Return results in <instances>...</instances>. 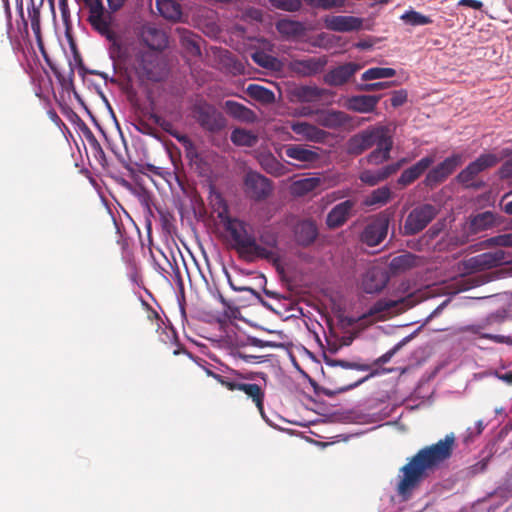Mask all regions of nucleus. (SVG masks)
Segmentation results:
<instances>
[{"instance_id":"864d4df0","label":"nucleus","mask_w":512,"mask_h":512,"mask_svg":"<svg viewBox=\"0 0 512 512\" xmlns=\"http://www.w3.org/2000/svg\"><path fill=\"white\" fill-rule=\"evenodd\" d=\"M319 184L320 180L318 178H306L296 182V185L305 192L314 190Z\"/></svg>"},{"instance_id":"ea45409f","label":"nucleus","mask_w":512,"mask_h":512,"mask_svg":"<svg viewBox=\"0 0 512 512\" xmlns=\"http://www.w3.org/2000/svg\"><path fill=\"white\" fill-rule=\"evenodd\" d=\"M416 264V256L412 253H405L392 258L389 267L394 273L406 271Z\"/></svg>"},{"instance_id":"a18cd8bd","label":"nucleus","mask_w":512,"mask_h":512,"mask_svg":"<svg viewBox=\"0 0 512 512\" xmlns=\"http://www.w3.org/2000/svg\"><path fill=\"white\" fill-rule=\"evenodd\" d=\"M270 5L286 12H298L302 8V0H269Z\"/></svg>"},{"instance_id":"5701e85b","label":"nucleus","mask_w":512,"mask_h":512,"mask_svg":"<svg viewBox=\"0 0 512 512\" xmlns=\"http://www.w3.org/2000/svg\"><path fill=\"white\" fill-rule=\"evenodd\" d=\"M290 128L301 140L324 143L328 137L326 131L304 121H293L290 123Z\"/></svg>"},{"instance_id":"603ef678","label":"nucleus","mask_w":512,"mask_h":512,"mask_svg":"<svg viewBox=\"0 0 512 512\" xmlns=\"http://www.w3.org/2000/svg\"><path fill=\"white\" fill-rule=\"evenodd\" d=\"M407 97H408L407 91L404 89L394 91L392 93V97H391V105L394 108L400 107L406 103Z\"/></svg>"},{"instance_id":"e2e57ef3","label":"nucleus","mask_w":512,"mask_h":512,"mask_svg":"<svg viewBox=\"0 0 512 512\" xmlns=\"http://www.w3.org/2000/svg\"><path fill=\"white\" fill-rule=\"evenodd\" d=\"M136 129L142 134L153 135V128L144 120H140L136 125Z\"/></svg>"},{"instance_id":"4468645a","label":"nucleus","mask_w":512,"mask_h":512,"mask_svg":"<svg viewBox=\"0 0 512 512\" xmlns=\"http://www.w3.org/2000/svg\"><path fill=\"white\" fill-rule=\"evenodd\" d=\"M461 164V154H453L445 158L442 162L429 170L425 177L424 184L433 188L443 183Z\"/></svg>"},{"instance_id":"4be33fe9","label":"nucleus","mask_w":512,"mask_h":512,"mask_svg":"<svg viewBox=\"0 0 512 512\" xmlns=\"http://www.w3.org/2000/svg\"><path fill=\"white\" fill-rule=\"evenodd\" d=\"M415 303L416 301L414 300V296L412 294L398 300L381 299L369 308L368 312L363 315V318L377 316L394 308H397L399 311H404L413 307Z\"/></svg>"},{"instance_id":"774afa93","label":"nucleus","mask_w":512,"mask_h":512,"mask_svg":"<svg viewBox=\"0 0 512 512\" xmlns=\"http://www.w3.org/2000/svg\"><path fill=\"white\" fill-rule=\"evenodd\" d=\"M253 59L259 65H261L263 67H268V57L267 56H265L263 54L256 53V54H254Z\"/></svg>"},{"instance_id":"412c9836","label":"nucleus","mask_w":512,"mask_h":512,"mask_svg":"<svg viewBox=\"0 0 512 512\" xmlns=\"http://www.w3.org/2000/svg\"><path fill=\"white\" fill-rule=\"evenodd\" d=\"M355 206L356 200L354 199H347L335 205L327 214V226L331 229H336L343 226L352 216Z\"/></svg>"},{"instance_id":"2eb2a0df","label":"nucleus","mask_w":512,"mask_h":512,"mask_svg":"<svg viewBox=\"0 0 512 512\" xmlns=\"http://www.w3.org/2000/svg\"><path fill=\"white\" fill-rule=\"evenodd\" d=\"M362 66L355 62H347L331 68L324 76L325 84L341 87L349 83Z\"/></svg>"},{"instance_id":"4c0bfd02","label":"nucleus","mask_w":512,"mask_h":512,"mask_svg":"<svg viewBox=\"0 0 512 512\" xmlns=\"http://www.w3.org/2000/svg\"><path fill=\"white\" fill-rule=\"evenodd\" d=\"M496 216L491 211H485L474 216L471 220V229L473 232L487 230L495 225Z\"/></svg>"},{"instance_id":"338daca9","label":"nucleus","mask_w":512,"mask_h":512,"mask_svg":"<svg viewBox=\"0 0 512 512\" xmlns=\"http://www.w3.org/2000/svg\"><path fill=\"white\" fill-rule=\"evenodd\" d=\"M59 8H60V11H61V16H62L63 21L67 22V20H68V18L70 16V11H69L68 3L59 2Z\"/></svg>"},{"instance_id":"f704fd0d","label":"nucleus","mask_w":512,"mask_h":512,"mask_svg":"<svg viewBox=\"0 0 512 512\" xmlns=\"http://www.w3.org/2000/svg\"><path fill=\"white\" fill-rule=\"evenodd\" d=\"M277 31L286 37H301L306 33V27L302 22L290 19H281L276 23Z\"/></svg>"},{"instance_id":"49530a36","label":"nucleus","mask_w":512,"mask_h":512,"mask_svg":"<svg viewBox=\"0 0 512 512\" xmlns=\"http://www.w3.org/2000/svg\"><path fill=\"white\" fill-rule=\"evenodd\" d=\"M401 19H403L407 24H410L412 26L427 25L432 22V20L429 17L414 10L408 11L405 14H403L401 16Z\"/></svg>"},{"instance_id":"473e14b6","label":"nucleus","mask_w":512,"mask_h":512,"mask_svg":"<svg viewBox=\"0 0 512 512\" xmlns=\"http://www.w3.org/2000/svg\"><path fill=\"white\" fill-rule=\"evenodd\" d=\"M155 6L166 20L178 22L182 18V7L176 0H156Z\"/></svg>"},{"instance_id":"680f3d73","label":"nucleus","mask_w":512,"mask_h":512,"mask_svg":"<svg viewBox=\"0 0 512 512\" xmlns=\"http://www.w3.org/2000/svg\"><path fill=\"white\" fill-rule=\"evenodd\" d=\"M458 4L475 10H480L483 7V3L479 0H460Z\"/></svg>"},{"instance_id":"a878e982","label":"nucleus","mask_w":512,"mask_h":512,"mask_svg":"<svg viewBox=\"0 0 512 512\" xmlns=\"http://www.w3.org/2000/svg\"><path fill=\"white\" fill-rule=\"evenodd\" d=\"M381 98L382 95H354L347 98L345 107L357 113H373Z\"/></svg>"},{"instance_id":"20e7f679","label":"nucleus","mask_w":512,"mask_h":512,"mask_svg":"<svg viewBox=\"0 0 512 512\" xmlns=\"http://www.w3.org/2000/svg\"><path fill=\"white\" fill-rule=\"evenodd\" d=\"M508 253L503 250L485 252L471 257L463 262V268L467 274L461 280V290H468L479 286L482 281L475 272L488 270L510 262Z\"/></svg>"},{"instance_id":"9b49d317","label":"nucleus","mask_w":512,"mask_h":512,"mask_svg":"<svg viewBox=\"0 0 512 512\" xmlns=\"http://www.w3.org/2000/svg\"><path fill=\"white\" fill-rule=\"evenodd\" d=\"M285 155L293 160L291 164L300 169H307L320 161V148L304 144L284 145Z\"/></svg>"},{"instance_id":"0eeeda50","label":"nucleus","mask_w":512,"mask_h":512,"mask_svg":"<svg viewBox=\"0 0 512 512\" xmlns=\"http://www.w3.org/2000/svg\"><path fill=\"white\" fill-rule=\"evenodd\" d=\"M389 132L387 126L369 127L349 138L346 143V152L353 156L361 155L380 142Z\"/></svg>"},{"instance_id":"b1692460","label":"nucleus","mask_w":512,"mask_h":512,"mask_svg":"<svg viewBox=\"0 0 512 512\" xmlns=\"http://www.w3.org/2000/svg\"><path fill=\"white\" fill-rule=\"evenodd\" d=\"M434 161L435 159L432 156L423 157L401 173L397 179V184L402 188L411 185L430 168Z\"/></svg>"},{"instance_id":"39448f33","label":"nucleus","mask_w":512,"mask_h":512,"mask_svg":"<svg viewBox=\"0 0 512 512\" xmlns=\"http://www.w3.org/2000/svg\"><path fill=\"white\" fill-rule=\"evenodd\" d=\"M87 22L91 28L110 42L116 40L115 10L105 6L103 0H83Z\"/></svg>"},{"instance_id":"8fccbe9b","label":"nucleus","mask_w":512,"mask_h":512,"mask_svg":"<svg viewBox=\"0 0 512 512\" xmlns=\"http://www.w3.org/2000/svg\"><path fill=\"white\" fill-rule=\"evenodd\" d=\"M155 209L159 215L162 228L169 232L175 220L173 214L168 209L162 207H155Z\"/></svg>"},{"instance_id":"6e6d98bb","label":"nucleus","mask_w":512,"mask_h":512,"mask_svg":"<svg viewBox=\"0 0 512 512\" xmlns=\"http://www.w3.org/2000/svg\"><path fill=\"white\" fill-rule=\"evenodd\" d=\"M303 96L306 97L308 100L320 98L324 95V90L318 87H303L302 89Z\"/></svg>"},{"instance_id":"c03bdc74","label":"nucleus","mask_w":512,"mask_h":512,"mask_svg":"<svg viewBox=\"0 0 512 512\" xmlns=\"http://www.w3.org/2000/svg\"><path fill=\"white\" fill-rule=\"evenodd\" d=\"M485 248L491 247H512V233L499 234L485 239L482 242Z\"/></svg>"},{"instance_id":"9d476101","label":"nucleus","mask_w":512,"mask_h":512,"mask_svg":"<svg viewBox=\"0 0 512 512\" xmlns=\"http://www.w3.org/2000/svg\"><path fill=\"white\" fill-rule=\"evenodd\" d=\"M438 211L432 204H421L413 208L404 223V235H415L424 230L436 217Z\"/></svg>"},{"instance_id":"1a4fd4ad","label":"nucleus","mask_w":512,"mask_h":512,"mask_svg":"<svg viewBox=\"0 0 512 512\" xmlns=\"http://www.w3.org/2000/svg\"><path fill=\"white\" fill-rule=\"evenodd\" d=\"M193 117L206 131L216 133L226 127V119L213 105L199 102L193 107Z\"/></svg>"},{"instance_id":"423d86ee","label":"nucleus","mask_w":512,"mask_h":512,"mask_svg":"<svg viewBox=\"0 0 512 512\" xmlns=\"http://www.w3.org/2000/svg\"><path fill=\"white\" fill-rule=\"evenodd\" d=\"M252 373L243 374L237 370H231V380L224 381V387L229 391H241L252 400L258 411L264 413L265 392L261 386L255 383H246L245 380H252Z\"/></svg>"},{"instance_id":"3c124183","label":"nucleus","mask_w":512,"mask_h":512,"mask_svg":"<svg viewBox=\"0 0 512 512\" xmlns=\"http://www.w3.org/2000/svg\"><path fill=\"white\" fill-rule=\"evenodd\" d=\"M379 373H380V371L378 369H374V370H372L370 372V374H368L367 376H365V377H363V378H361V379H359L357 381L349 382V383H343V384L337 386L335 392L343 393V392H346L348 390H351V389L357 387L358 385L362 384L363 382H365L369 378L378 375Z\"/></svg>"},{"instance_id":"4d7b16f0","label":"nucleus","mask_w":512,"mask_h":512,"mask_svg":"<svg viewBox=\"0 0 512 512\" xmlns=\"http://www.w3.org/2000/svg\"><path fill=\"white\" fill-rule=\"evenodd\" d=\"M490 458H491V456L488 455V456L484 457L483 459H481L480 461H478L477 463H475L474 465L470 466V468H469L470 473L475 475V474L484 472L487 469Z\"/></svg>"},{"instance_id":"7ed1b4c3","label":"nucleus","mask_w":512,"mask_h":512,"mask_svg":"<svg viewBox=\"0 0 512 512\" xmlns=\"http://www.w3.org/2000/svg\"><path fill=\"white\" fill-rule=\"evenodd\" d=\"M131 69L140 82H161L167 74V64L164 57L157 52L138 49L131 60Z\"/></svg>"},{"instance_id":"72a5a7b5","label":"nucleus","mask_w":512,"mask_h":512,"mask_svg":"<svg viewBox=\"0 0 512 512\" xmlns=\"http://www.w3.org/2000/svg\"><path fill=\"white\" fill-rule=\"evenodd\" d=\"M180 44L186 54L192 57L201 55L200 41L201 38L187 29H178Z\"/></svg>"},{"instance_id":"bf43d9fd","label":"nucleus","mask_w":512,"mask_h":512,"mask_svg":"<svg viewBox=\"0 0 512 512\" xmlns=\"http://www.w3.org/2000/svg\"><path fill=\"white\" fill-rule=\"evenodd\" d=\"M206 373H207L208 376H210L213 379H215L223 387H224V381H230L231 380V372L228 375H221V374L215 373V372L207 369Z\"/></svg>"},{"instance_id":"09e8293b","label":"nucleus","mask_w":512,"mask_h":512,"mask_svg":"<svg viewBox=\"0 0 512 512\" xmlns=\"http://www.w3.org/2000/svg\"><path fill=\"white\" fill-rule=\"evenodd\" d=\"M396 84L395 81H383V82H375V83H367V84H357L356 89L362 92H373L382 89H386L392 87Z\"/></svg>"},{"instance_id":"6ab92c4d","label":"nucleus","mask_w":512,"mask_h":512,"mask_svg":"<svg viewBox=\"0 0 512 512\" xmlns=\"http://www.w3.org/2000/svg\"><path fill=\"white\" fill-rule=\"evenodd\" d=\"M140 40L153 52H161L168 46V37L160 28L153 25H144L140 31Z\"/></svg>"},{"instance_id":"cd10ccee","label":"nucleus","mask_w":512,"mask_h":512,"mask_svg":"<svg viewBox=\"0 0 512 512\" xmlns=\"http://www.w3.org/2000/svg\"><path fill=\"white\" fill-rule=\"evenodd\" d=\"M352 117L339 110L322 111L317 115V123L325 128L337 129L350 123Z\"/></svg>"},{"instance_id":"f257e3e1","label":"nucleus","mask_w":512,"mask_h":512,"mask_svg":"<svg viewBox=\"0 0 512 512\" xmlns=\"http://www.w3.org/2000/svg\"><path fill=\"white\" fill-rule=\"evenodd\" d=\"M218 216L233 241V248L242 259L247 262L266 260L277 268L280 266L282 257L276 232L264 230L257 239L246 222L229 216L226 211Z\"/></svg>"},{"instance_id":"c9c22d12","label":"nucleus","mask_w":512,"mask_h":512,"mask_svg":"<svg viewBox=\"0 0 512 512\" xmlns=\"http://www.w3.org/2000/svg\"><path fill=\"white\" fill-rule=\"evenodd\" d=\"M261 167L269 174L280 177L287 173V168L273 154H261L259 157Z\"/></svg>"},{"instance_id":"f03ea898","label":"nucleus","mask_w":512,"mask_h":512,"mask_svg":"<svg viewBox=\"0 0 512 512\" xmlns=\"http://www.w3.org/2000/svg\"><path fill=\"white\" fill-rule=\"evenodd\" d=\"M456 437L454 433L447 434L437 443L420 449L400 469L396 491L403 499H408L412 492L442 463L448 460L455 449Z\"/></svg>"},{"instance_id":"a19ab883","label":"nucleus","mask_w":512,"mask_h":512,"mask_svg":"<svg viewBox=\"0 0 512 512\" xmlns=\"http://www.w3.org/2000/svg\"><path fill=\"white\" fill-rule=\"evenodd\" d=\"M28 16L31 21V28L36 37L37 43L41 49H43L42 38H41V26H40V8L31 0V7L28 8Z\"/></svg>"},{"instance_id":"0e129e2a","label":"nucleus","mask_w":512,"mask_h":512,"mask_svg":"<svg viewBox=\"0 0 512 512\" xmlns=\"http://www.w3.org/2000/svg\"><path fill=\"white\" fill-rule=\"evenodd\" d=\"M496 377L505 384L512 386V370L504 373L496 372Z\"/></svg>"},{"instance_id":"6e6552de","label":"nucleus","mask_w":512,"mask_h":512,"mask_svg":"<svg viewBox=\"0 0 512 512\" xmlns=\"http://www.w3.org/2000/svg\"><path fill=\"white\" fill-rule=\"evenodd\" d=\"M499 161L500 158L493 153L481 154L456 176V180L466 188H479L481 185L475 182L476 177L486 169L494 167Z\"/></svg>"},{"instance_id":"e433bc0d","label":"nucleus","mask_w":512,"mask_h":512,"mask_svg":"<svg viewBox=\"0 0 512 512\" xmlns=\"http://www.w3.org/2000/svg\"><path fill=\"white\" fill-rule=\"evenodd\" d=\"M231 142L236 146L253 147L258 142V136L250 130L235 128L231 132Z\"/></svg>"},{"instance_id":"79ce46f5","label":"nucleus","mask_w":512,"mask_h":512,"mask_svg":"<svg viewBox=\"0 0 512 512\" xmlns=\"http://www.w3.org/2000/svg\"><path fill=\"white\" fill-rule=\"evenodd\" d=\"M396 75V70L393 68L372 67L367 69L362 75L363 81H370L375 79L391 78Z\"/></svg>"},{"instance_id":"052dcab7","label":"nucleus","mask_w":512,"mask_h":512,"mask_svg":"<svg viewBox=\"0 0 512 512\" xmlns=\"http://www.w3.org/2000/svg\"><path fill=\"white\" fill-rule=\"evenodd\" d=\"M107 6L110 7V9L115 10L116 12H119L122 10L128 0H106Z\"/></svg>"},{"instance_id":"2f4dec72","label":"nucleus","mask_w":512,"mask_h":512,"mask_svg":"<svg viewBox=\"0 0 512 512\" xmlns=\"http://www.w3.org/2000/svg\"><path fill=\"white\" fill-rule=\"evenodd\" d=\"M392 197L393 192L390 187L382 186L372 190L367 196H365L362 203L368 208H379L389 203Z\"/></svg>"},{"instance_id":"f8f14e48","label":"nucleus","mask_w":512,"mask_h":512,"mask_svg":"<svg viewBox=\"0 0 512 512\" xmlns=\"http://www.w3.org/2000/svg\"><path fill=\"white\" fill-rule=\"evenodd\" d=\"M392 213L387 210L379 213L361 233V241L368 246L379 245L387 236Z\"/></svg>"},{"instance_id":"c756f323","label":"nucleus","mask_w":512,"mask_h":512,"mask_svg":"<svg viewBox=\"0 0 512 512\" xmlns=\"http://www.w3.org/2000/svg\"><path fill=\"white\" fill-rule=\"evenodd\" d=\"M224 109L226 113L234 118L237 121L251 124L256 122L257 115L256 113L251 110L250 108L246 107L245 105L234 101V100H227L224 103Z\"/></svg>"},{"instance_id":"c85d7f7f","label":"nucleus","mask_w":512,"mask_h":512,"mask_svg":"<svg viewBox=\"0 0 512 512\" xmlns=\"http://www.w3.org/2000/svg\"><path fill=\"white\" fill-rule=\"evenodd\" d=\"M376 145V149L366 156V161L370 165H381L391 158L393 139L390 132Z\"/></svg>"},{"instance_id":"ddd939ff","label":"nucleus","mask_w":512,"mask_h":512,"mask_svg":"<svg viewBox=\"0 0 512 512\" xmlns=\"http://www.w3.org/2000/svg\"><path fill=\"white\" fill-rule=\"evenodd\" d=\"M413 335L405 337L401 342H399L397 345H395L392 349L387 351L385 354L377 358L372 364L367 363H359V362H350L346 360H339V359H333L330 357L325 356L324 361L325 364L329 367L335 368V367H341L343 369H354L359 371H369L372 369V367L376 366L379 367L391 360L393 355L404 345L406 344L410 339H412Z\"/></svg>"},{"instance_id":"bb28decb","label":"nucleus","mask_w":512,"mask_h":512,"mask_svg":"<svg viewBox=\"0 0 512 512\" xmlns=\"http://www.w3.org/2000/svg\"><path fill=\"white\" fill-rule=\"evenodd\" d=\"M324 25L328 30L336 32H350L361 28V19L354 16L328 15L324 18Z\"/></svg>"},{"instance_id":"aec40b11","label":"nucleus","mask_w":512,"mask_h":512,"mask_svg":"<svg viewBox=\"0 0 512 512\" xmlns=\"http://www.w3.org/2000/svg\"><path fill=\"white\" fill-rule=\"evenodd\" d=\"M389 281L386 269L378 266L369 268L362 278V289L364 292L373 294L382 291Z\"/></svg>"},{"instance_id":"7c9ffc66","label":"nucleus","mask_w":512,"mask_h":512,"mask_svg":"<svg viewBox=\"0 0 512 512\" xmlns=\"http://www.w3.org/2000/svg\"><path fill=\"white\" fill-rule=\"evenodd\" d=\"M488 323H489V319H486L484 322L462 327L461 331L462 332H470L472 334L478 335L480 338L488 339L495 343L507 344V345L512 346V337L511 336H504V335H497V334H490V333L483 332V330H485V328L487 327Z\"/></svg>"},{"instance_id":"37998d69","label":"nucleus","mask_w":512,"mask_h":512,"mask_svg":"<svg viewBox=\"0 0 512 512\" xmlns=\"http://www.w3.org/2000/svg\"><path fill=\"white\" fill-rule=\"evenodd\" d=\"M312 9L331 10L334 8H343L346 0H302Z\"/></svg>"},{"instance_id":"5fc2aeb1","label":"nucleus","mask_w":512,"mask_h":512,"mask_svg":"<svg viewBox=\"0 0 512 512\" xmlns=\"http://www.w3.org/2000/svg\"><path fill=\"white\" fill-rule=\"evenodd\" d=\"M485 428V424L482 420H478L475 423L474 428H468L467 429V435L465 437V442L472 441L475 437L479 436Z\"/></svg>"},{"instance_id":"69168bd1","label":"nucleus","mask_w":512,"mask_h":512,"mask_svg":"<svg viewBox=\"0 0 512 512\" xmlns=\"http://www.w3.org/2000/svg\"><path fill=\"white\" fill-rule=\"evenodd\" d=\"M144 116H147L150 120H152L155 124L164 125L166 124V120H164L161 116L153 112H145Z\"/></svg>"},{"instance_id":"f3484780","label":"nucleus","mask_w":512,"mask_h":512,"mask_svg":"<svg viewBox=\"0 0 512 512\" xmlns=\"http://www.w3.org/2000/svg\"><path fill=\"white\" fill-rule=\"evenodd\" d=\"M328 63L327 56L295 59L289 64L290 70L298 76L310 77L321 73Z\"/></svg>"},{"instance_id":"393cba45","label":"nucleus","mask_w":512,"mask_h":512,"mask_svg":"<svg viewBox=\"0 0 512 512\" xmlns=\"http://www.w3.org/2000/svg\"><path fill=\"white\" fill-rule=\"evenodd\" d=\"M294 240L301 247H309L318 236V228L312 220L299 221L293 228Z\"/></svg>"},{"instance_id":"a211bd4d","label":"nucleus","mask_w":512,"mask_h":512,"mask_svg":"<svg viewBox=\"0 0 512 512\" xmlns=\"http://www.w3.org/2000/svg\"><path fill=\"white\" fill-rule=\"evenodd\" d=\"M244 183L248 196L257 201L267 198L272 190L269 179L256 172L248 173Z\"/></svg>"},{"instance_id":"dca6fc26","label":"nucleus","mask_w":512,"mask_h":512,"mask_svg":"<svg viewBox=\"0 0 512 512\" xmlns=\"http://www.w3.org/2000/svg\"><path fill=\"white\" fill-rule=\"evenodd\" d=\"M405 163H407V159L401 158L397 162L386 165L376 171L365 169L360 172L359 180L367 186H376L397 173Z\"/></svg>"},{"instance_id":"58836bf2","label":"nucleus","mask_w":512,"mask_h":512,"mask_svg":"<svg viewBox=\"0 0 512 512\" xmlns=\"http://www.w3.org/2000/svg\"><path fill=\"white\" fill-rule=\"evenodd\" d=\"M247 93L251 98L263 104H271L275 101L274 93L270 89L258 84H250L247 87Z\"/></svg>"},{"instance_id":"13d9d810","label":"nucleus","mask_w":512,"mask_h":512,"mask_svg":"<svg viewBox=\"0 0 512 512\" xmlns=\"http://www.w3.org/2000/svg\"><path fill=\"white\" fill-rule=\"evenodd\" d=\"M228 282L230 284V287L234 290V291H238V292H243V291H246V292H249L251 293L252 295H255V296H259L258 292L256 290H254L253 288L251 287H248V286H244V285H240V284H235L231 278L228 276Z\"/></svg>"},{"instance_id":"de8ad7c7","label":"nucleus","mask_w":512,"mask_h":512,"mask_svg":"<svg viewBox=\"0 0 512 512\" xmlns=\"http://www.w3.org/2000/svg\"><path fill=\"white\" fill-rule=\"evenodd\" d=\"M163 130H165L166 132H168L172 137H174L179 143H181L187 150L189 149H192L194 147L193 145V142L191 141V139L185 135V134H181L180 132L176 131V130H172L171 127V123L166 121V124L164 125H159Z\"/></svg>"}]
</instances>
